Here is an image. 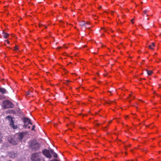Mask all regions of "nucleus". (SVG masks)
<instances>
[{
    "label": "nucleus",
    "mask_w": 161,
    "mask_h": 161,
    "mask_svg": "<svg viewBox=\"0 0 161 161\" xmlns=\"http://www.w3.org/2000/svg\"><path fill=\"white\" fill-rule=\"evenodd\" d=\"M155 47V44L153 43H152V44L149 46V48L152 49L153 50V47Z\"/></svg>",
    "instance_id": "nucleus-14"
},
{
    "label": "nucleus",
    "mask_w": 161,
    "mask_h": 161,
    "mask_svg": "<svg viewBox=\"0 0 161 161\" xmlns=\"http://www.w3.org/2000/svg\"><path fill=\"white\" fill-rule=\"evenodd\" d=\"M113 14V13H111V14Z\"/></svg>",
    "instance_id": "nucleus-25"
},
{
    "label": "nucleus",
    "mask_w": 161,
    "mask_h": 161,
    "mask_svg": "<svg viewBox=\"0 0 161 161\" xmlns=\"http://www.w3.org/2000/svg\"><path fill=\"white\" fill-rule=\"evenodd\" d=\"M8 141L10 143L12 144L13 145H15L17 144L16 141H14V140L13 139H8Z\"/></svg>",
    "instance_id": "nucleus-12"
},
{
    "label": "nucleus",
    "mask_w": 161,
    "mask_h": 161,
    "mask_svg": "<svg viewBox=\"0 0 161 161\" xmlns=\"http://www.w3.org/2000/svg\"><path fill=\"white\" fill-rule=\"evenodd\" d=\"M147 10H145L143 11L144 14H146L147 13Z\"/></svg>",
    "instance_id": "nucleus-22"
},
{
    "label": "nucleus",
    "mask_w": 161,
    "mask_h": 161,
    "mask_svg": "<svg viewBox=\"0 0 161 161\" xmlns=\"http://www.w3.org/2000/svg\"><path fill=\"white\" fill-rule=\"evenodd\" d=\"M5 98V96L3 95H0V100H2Z\"/></svg>",
    "instance_id": "nucleus-17"
},
{
    "label": "nucleus",
    "mask_w": 161,
    "mask_h": 161,
    "mask_svg": "<svg viewBox=\"0 0 161 161\" xmlns=\"http://www.w3.org/2000/svg\"><path fill=\"white\" fill-rule=\"evenodd\" d=\"M35 127V125H33L32 129H31V130H34Z\"/></svg>",
    "instance_id": "nucleus-20"
},
{
    "label": "nucleus",
    "mask_w": 161,
    "mask_h": 161,
    "mask_svg": "<svg viewBox=\"0 0 161 161\" xmlns=\"http://www.w3.org/2000/svg\"><path fill=\"white\" fill-rule=\"evenodd\" d=\"M43 154L47 158H50L52 155L51 153V149L48 150L46 149L42 151Z\"/></svg>",
    "instance_id": "nucleus-5"
},
{
    "label": "nucleus",
    "mask_w": 161,
    "mask_h": 161,
    "mask_svg": "<svg viewBox=\"0 0 161 161\" xmlns=\"http://www.w3.org/2000/svg\"><path fill=\"white\" fill-rule=\"evenodd\" d=\"M6 119H8L10 122L9 125L10 127L14 129H16L18 128L17 125H14V121L13 120V118L10 116L8 115L6 117Z\"/></svg>",
    "instance_id": "nucleus-2"
},
{
    "label": "nucleus",
    "mask_w": 161,
    "mask_h": 161,
    "mask_svg": "<svg viewBox=\"0 0 161 161\" xmlns=\"http://www.w3.org/2000/svg\"><path fill=\"white\" fill-rule=\"evenodd\" d=\"M23 122L24 127L25 128H26L28 127L29 129H30V126H28V125L29 124L32 125V123H31L30 119L27 118H24L23 119Z\"/></svg>",
    "instance_id": "nucleus-4"
},
{
    "label": "nucleus",
    "mask_w": 161,
    "mask_h": 161,
    "mask_svg": "<svg viewBox=\"0 0 161 161\" xmlns=\"http://www.w3.org/2000/svg\"><path fill=\"white\" fill-rule=\"evenodd\" d=\"M51 154H52L54 157L57 158L58 157L57 154L54 152V151L53 149H51Z\"/></svg>",
    "instance_id": "nucleus-11"
},
{
    "label": "nucleus",
    "mask_w": 161,
    "mask_h": 161,
    "mask_svg": "<svg viewBox=\"0 0 161 161\" xmlns=\"http://www.w3.org/2000/svg\"><path fill=\"white\" fill-rule=\"evenodd\" d=\"M8 156L10 158H14L17 157V153L14 152H9L8 153Z\"/></svg>",
    "instance_id": "nucleus-8"
},
{
    "label": "nucleus",
    "mask_w": 161,
    "mask_h": 161,
    "mask_svg": "<svg viewBox=\"0 0 161 161\" xmlns=\"http://www.w3.org/2000/svg\"><path fill=\"white\" fill-rule=\"evenodd\" d=\"M5 42L9 44L10 43L9 41L8 40H5Z\"/></svg>",
    "instance_id": "nucleus-19"
},
{
    "label": "nucleus",
    "mask_w": 161,
    "mask_h": 161,
    "mask_svg": "<svg viewBox=\"0 0 161 161\" xmlns=\"http://www.w3.org/2000/svg\"><path fill=\"white\" fill-rule=\"evenodd\" d=\"M3 107L5 108H12L14 107V105L9 101L5 100L3 103Z\"/></svg>",
    "instance_id": "nucleus-3"
},
{
    "label": "nucleus",
    "mask_w": 161,
    "mask_h": 161,
    "mask_svg": "<svg viewBox=\"0 0 161 161\" xmlns=\"http://www.w3.org/2000/svg\"><path fill=\"white\" fill-rule=\"evenodd\" d=\"M40 152L33 153L31 157L32 161H44V159L40 155Z\"/></svg>",
    "instance_id": "nucleus-1"
},
{
    "label": "nucleus",
    "mask_w": 161,
    "mask_h": 161,
    "mask_svg": "<svg viewBox=\"0 0 161 161\" xmlns=\"http://www.w3.org/2000/svg\"><path fill=\"white\" fill-rule=\"evenodd\" d=\"M2 134H1V133L0 132V142H1L2 141Z\"/></svg>",
    "instance_id": "nucleus-21"
},
{
    "label": "nucleus",
    "mask_w": 161,
    "mask_h": 161,
    "mask_svg": "<svg viewBox=\"0 0 161 161\" xmlns=\"http://www.w3.org/2000/svg\"><path fill=\"white\" fill-rule=\"evenodd\" d=\"M133 19H132L131 20V22L132 23V24L133 23Z\"/></svg>",
    "instance_id": "nucleus-23"
},
{
    "label": "nucleus",
    "mask_w": 161,
    "mask_h": 161,
    "mask_svg": "<svg viewBox=\"0 0 161 161\" xmlns=\"http://www.w3.org/2000/svg\"><path fill=\"white\" fill-rule=\"evenodd\" d=\"M2 34L3 36L4 37V38L6 39L8 37L9 35L8 34L5 32L4 31H3Z\"/></svg>",
    "instance_id": "nucleus-10"
},
{
    "label": "nucleus",
    "mask_w": 161,
    "mask_h": 161,
    "mask_svg": "<svg viewBox=\"0 0 161 161\" xmlns=\"http://www.w3.org/2000/svg\"><path fill=\"white\" fill-rule=\"evenodd\" d=\"M14 50L16 51H17L19 50V47L17 46H16L14 47Z\"/></svg>",
    "instance_id": "nucleus-18"
},
{
    "label": "nucleus",
    "mask_w": 161,
    "mask_h": 161,
    "mask_svg": "<svg viewBox=\"0 0 161 161\" xmlns=\"http://www.w3.org/2000/svg\"><path fill=\"white\" fill-rule=\"evenodd\" d=\"M111 122H112V121H109V123H110Z\"/></svg>",
    "instance_id": "nucleus-24"
},
{
    "label": "nucleus",
    "mask_w": 161,
    "mask_h": 161,
    "mask_svg": "<svg viewBox=\"0 0 161 161\" xmlns=\"http://www.w3.org/2000/svg\"><path fill=\"white\" fill-rule=\"evenodd\" d=\"M147 73L148 75H151L153 73V71L151 70H147Z\"/></svg>",
    "instance_id": "nucleus-15"
},
{
    "label": "nucleus",
    "mask_w": 161,
    "mask_h": 161,
    "mask_svg": "<svg viewBox=\"0 0 161 161\" xmlns=\"http://www.w3.org/2000/svg\"><path fill=\"white\" fill-rule=\"evenodd\" d=\"M31 92H30V91H28L26 92V96H32V95L31 94Z\"/></svg>",
    "instance_id": "nucleus-16"
},
{
    "label": "nucleus",
    "mask_w": 161,
    "mask_h": 161,
    "mask_svg": "<svg viewBox=\"0 0 161 161\" xmlns=\"http://www.w3.org/2000/svg\"><path fill=\"white\" fill-rule=\"evenodd\" d=\"M79 24L80 26H83L85 25L86 24H87L84 21H82L79 22Z\"/></svg>",
    "instance_id": "nucleus-13"
},
{
    "label": "nucleus",
    "mask_w": 161,
    "mask_h": 161,
    "mask_svg": "<svg viewBox=\"0 0 161 161\" xmlns=\"http://www.w3.org/2000/svg\"><path fill=\"white\" fill-rule=\"evenodd\" d=\"M31 147L32 149L35 151L39 149L40 147V144L38 143H35L31 144Z\"/></svg>",
    "instance_id": "nucleus-7"
},
{
    "label": "nucleus",
    "mask_w": 161,
    "mask_h": 161,
    "mask_svg": "<svg viewBox=\"0 0 161 161\" xmlns=\"http://www.w3.org/2000/svg\"><path fill=\"white\" fill-rule=\"evenodd\" d=\"M28 133L27 132H22L18 134V139L21 141L23 138L27 135Z\"/></svg>",
    "instance_id": "nucleus-6"
},
{
    "label": "nucleus",
    "mask_w": 161,
    "mask_h": 161,
    "mask_svg": "<svg viewBox=\"0 0 161 161\" xmlns=\"http://www.w3.org/2000/svg\"><path fill=\"white\" fill-rule=\"evenodd\" d=\"M0 92L2 94H4L7 93V91L4 88L1 87L0 86Z\"/></svg>",
    "instance_id": "nucleus-9"
}]
</instances>
